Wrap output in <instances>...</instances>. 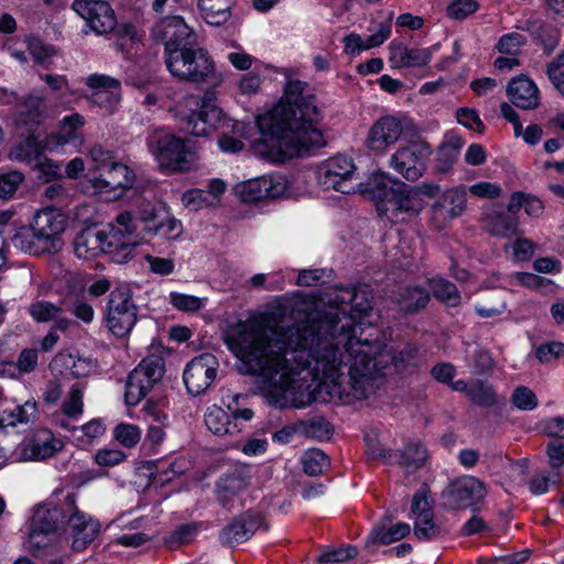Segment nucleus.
Instances as JSON below:
<instances>
[{
  "instance_id": "obj_21",
  "label": "nucleus",
  "mask_w": 564,
  "mask_h": 564,
  "mask_svg": "<svg viewBox=\"0 0 564 564\" xmlns=\"http://www.w3.org/2000/svg\"><path fill=\"white\" fill-rule=\"evenodd\" d=\"M73 9L97 35L107 34L117 26L115 11L105 0H75Z\"/></svg>"
},
{
  "instance_id": "obj_14",
  "label": "nucleus",
  "mask_w": 564,
  "mask_h": 564,
  "mask_svg": "<svg viewBox=\"0 0 564 564\" xmlns=\"http://www.w3.org/2000/svg\"><path fill=\"white\" fill-rule=\"evenodd\" d=\"M318 184L325 189H334L343 194L355 191L357 184L356 165L351 158L335 155L322 162L316 171Z\"/></svg>"
},
{
  "instance_id": "obj_36",
  "label": "nucleus",
  "mask_w": 564,
  "mask_h": 564,
  "mask_svg": "<svg viewBox=\"0 0 564 564\" xmlns=\"http://www.w3.org/2000/svg\"><path fill=\"white\" fill-rule=\"evenodd\" d=\"M62 426L70 433V438L79 448H88L95 444L105 433L106 424L101 419H93L82 426Z\"/></svg>"
},
{
  "instance_id": "obj_52",
  "label": "nucleus",
  "mask_w": 564,
  "mask_h": 564,
  "mask_svg": "<svg viewBox=\"0 0 564 564\" xmlns=\"http://www.w3.org/2000/svg\"><path fill=\"white\" fill-rule=\"evenodd\" d=\"M262 83L263 78L259 73L247 72L236 80V93L240 96H254L260 91Z\"/></svg>"
},
{
  "instance_id": "obj_23",
  "label": "nucleus",
  "mask_w": 564,
  "mask_h": 564,
  "mask_svg": "<svg viewBox=\"0 0 564 564\" xmlns=\"http://www.w3.org/2000/svg\"><path fill=\"white\" fill-rule=\"evenodd\" d=\"M86 84L93 89L89 100L93 105L112 112L120 101V83L106 75L93 74L86 79Z\"/></svg>"
},
{
  "instance_id": "obj_3",
  "label": "nucleus",
  "mask_w": 564,
  "mask_h": 564,
  "mask_svg": "<svg viewBox=\"0 0 564 564\" xmlns=\"http://www.w3.org/2000/svg\"><path fill=\"white\" fill-rule=\"evenodd\" d=\"M183 234V224L165 203L144 202L133 213L121 212L107 228L89 226L79 231L73 242L78 259L93 260L104 253L122 251L124 258L137 246L159 237L176 240Z\"/></svg>"
},
{
  "instance_id": "obj_50",
  "label": "nucleus",
  "mask_w": 564,
  "mask_h": 564,
  "mask_svg": "<svg viewBox=\"0 0 564 564\" xmlns=\"http://www.w3.org/2000/svg\"><path fill=\"white\" fill-rule=\"evenodd\" d=\"M486 226L494 236L509 237L517 234V223L505 214L488 216Z\"/></svg>"
},
{
  "instance_id": "obj_47",
  "label": "nucleus",
  "mask_w": 564,
  "mask_h": 564,
  "mask_svg": "<svg viewBox=\"0 0 564 564\" xmlns=\"http://www.w3.org/2000/svg\"><path fill=\"white\" fill-rule=\"evenodd\" d=\"M430 291L440 301L448 306H456L459 304L460 296L456 286L443 279H432L429 281Z\"/></svg>"
},
{
  "instance_id": "obj_18",
  "label": "nucleus",
  "mask_w": 564,
  "mask_h": 564,
  "mask_svg": "<svg viewBox=\"0 0 564 564\" xmlns=\"http://www.w3.org/2000/svg\"><path fill=\"white\" fill-rule=\"evenodd\" d=\"M65 511L68 514L63 531L68 532L73 538V549L82 551L95 540L100 525L98 521L77 508L76 498L73 494L66 495Z\"/></svg>"
},
{
  "instance_id": "obj_49",
  "label": "nucleus",
  "mask_w": 564,
  "mask_h": 564,
  "mask_svg": "<svg viewBox=\"0 0 564 564\" xmlns=\"http://www.w3.org/2000/svg\"><path fill=\"white\" fill-rule=\"evenodd\" d=\"M303 470L310 476L322 474L329 465L328 457L319 449L311 448L301 458Z\"/></svg>"
},
{
  "instance_id": "obj_53",
  "label": "nucleus",
  "mask_w": 564,
  "mask_h": 564,
  "mask_svg": "<svg viewBox=\"0 0 564 564\" xmlns=\"http://www.w3.org/2000/svg\"><path fill=\"white\" fill-rule=\"evenodd\" d=\"M184 207L192 210L204 208H214L204 189L191 188L182 194L181 197Z\"/></svg>"
},
{
  "instance_id": "obj_35",
  "label": "nucleus",
  "mask_w": 564,
  "mask_h": 564,
  "mask_svg": "<svg viewBox=\"0 0 564 564\" xmlns=\"http://www.w3.org/2000/svg\"><path fill=\"white\" fill-rule=\"evenodd\" d=\"M466 187H454L445 191L433 206L434 213L444 218L453 219L463 214L466 208Z\"/></svg>"
},
{
  "instance_id": "obj_38",
  "label": "nucleus",
  "mask_w": 564,
  "mask_h": 564,
  "mask_svg": "<svg viewBox=\"0 0 564 564\" xmlns=\"http://www.w3.org/2000/svg\"><path fill=\"white\" fill-rule=\"evenodd\" d=\"M45 151H48L47 138L40 141L39 135L31 132L22 143L11 149L9 156L13 161L31 164L37 161Z\"/></svg>"
},
{
  "instance_id": "obj_27",
  "label": "nucleus",
  "mask_w": 564,
  "mask_h": 564,
  "mask_svg": "<svg viewBox=\"0 0 564 564\" xmlns=\"http://www.w3.org/2000/svg\"><path fill=\"white\" fill-rule=\"evenodd\" d=\"M249 123L231 117V122L221 124L217 130V148L224 154H237L245 148Z\"/></svg>"
},
{
  "instance_id": "obj_24",
  "label": "nucleus",
  "mask_w": 564,
  "mask_h": 564,
  "mask_svg": "<svg viewBox=\"0 0 564 564\" xmlns=\"http://www.w3.org/2000/svg\"><path fill=\"white\" fill-rule=\"evenodd\" d=\"M389 63L392 68L423 67L427 65L437 50L434 47H408L403 43L392 41L389 44Z\"/></svg>"
},
{
  "instance_id": "obj_12",
  "label": "nucleus",
  "mask_w": 564,
  "mask_h": 564,
  "mask_svg": "<svg viewBox=\"0 0 564 564\" xmlns=\"http://www.w3.org/2000/svg\"><path fill=\"white\" fill-rule=\"evenodd\" d=\"M432 147L422 139H414L399 147L389 159V166L408 181L419 180L426 170Z\"/></svg>"
},
{
  "instance_id": "obj_55",
  "label": "nucleus",
  "mask_w": 564,
  "mask_h": 564,
  "mask_svg": "<svg viewBox=\"0 0 564 564\" xmlns=\"http://www.w3.org/2000/svg\"><path fill=\"white\" fill-rule=\"evenodd\" d=\"M429 293L420 288L408 289L402 294L401 306L403 310L412 312L426 305Z\"/></svg>"
},
{
  "instance_id": "obj_64",
  "label": "nucleus",
  "mask_w": 564,
  "mask_h": 564,
  "mask_svg": "<svg viewBox=\"0 0 564 564\" xmlns=\"http://www.w3.org/2000/svg\"><path fill=\"white\" fill-rule=\"evenodd\" d=\"M524 43L525 39L522 34L517 32L508 33L499 39L497 50L503 54L516 55Z\"/></svg>"
},
{
  "instance_id": "obj_25",
  "label": "nucleus",
  "mask_w": 564,
  "mask_h": 564,
  "mask_svg": "<svg viewBox=\"0 0 564 564\" xmlns=\"http://www.w3.org/2000/svg\"><path fill=\"white\" fill-rule=\"evenodd\" d=\"M506 94L512 105L522 110L536 109L541 104L540 89L527 75L513 77L507 85Z\"/></svg>"
},
{
  "instance_id": "obj_42",
  "label": "nucleus",
  "mask_w": 564,
  "mask_h": 564,
  "mask_svg": "<svg viewBox=\"0 0 564 564\" xmlns=\"http://www.w3.org/2000/svg\"><path fill=\"white\" fill-rule=\"evenodd\" d=\"M37 365V351L34 349H24L21 351L18 362L3 359V369L0 377L17 378L22 373L31 372Z\"/></svg>"
},
{
  "instance_id": "obj_59",
  "label": "nucleus",
  "mask_w": 564,
  "mask_h": 564,
  "mask_svg": "<svg viewBox=\"0 0 564 564\" xmlns=\"http://www.w3.org/2000/svg\"><path fill=\"white\" fill-rule=\"evenodd\" d=\"M365 442L368 453L372 458L387 459L391 458L392 454L383 446L380 441L379 433L375 429H370L365 433Z\"/></svg>"
},
{
  "instance_id": "obj_30",
  "label": "nucleus",
  "mask_w": 564,
  "mask_h": 564,
  "mask_svg": "<svg viewBox=\"0 0 564 564\" xmlns=\"http://www.w3.org/2000/svg\"><path fill=\"white\" fill-rule=\"evenodd\" d=\"M391 36V26L380 24L378 30L368 36H362L356 32H350L343 39L344 53L349 56H358L365 51H369L382 45Z\"/></svg>"
},
{
  "instance_id": "obj_37",
  "label": "nucleus",
  "mask_w": 564,
  "mask_h": 564,
  "mask_svg": "<svg viewBox=\"0 0 564 564\" xmlns=\"http://www.w3.org/2000/svg\"><path fill=\"white\" fill-rule=\"evenodd\" d=\"M37 403L33 399L26 400L23 404L13 408H6L0 411V426L15 427L20 424H29L35 421Z\"/></svg>"
},
{
  "instance_id": "obj_19",
  "label": "nucleus",
  "mask_w": 564,
  "mask_h": 564,
  "mask_svg": "<svg viewBox=\"0 0 564 564\" xmlns=\"http://www.w3.org/2000/svg\"><path fill=\"white\" fill-rule=\"evenodd\" d=\"M218 368L219 362L212 354H203L193 358L183 372L187 392L193 395L204 393L216 379Z\"/></svg>"
},
{
  "instance_id": "obj_54",
  "label": "nucleus",
  "mask_w": 564,
  "mask_h": 564,
  "mask_svg": "<svg viewBox=\"0 0 564 564\" xmlns=\"http://www.w3.org/2000/svg\"><path fill=\"white\" fill-rule=\"evenodd\" d=\"M83 392H84V387L80 383H75L70 388L69 394L63 405L64 413L67 416L73 417V416L80 415L83 413V409H84Z\"/></svg>"
},
{
  "instance_id": "obj_26",
  "label": "nucleus",
  "mask_w": 564,
  "mask_h": 564,
  "mask_svg": "<svg viewBox=\"0 0 564 564\" xmlns=\"http://www.w3.org/2000/svg\"><path fill=\"white\" fill-rule=\"evenodd\" d=\"M414 533L419 539H431L438 532L433 521L430 497L425 489L415 494L412 501Z\"/></svg>"
},
{
  "instance_id": "obj_45",
  "label": "nucleus",
  "mask_w": 564,
  "mask_h": 564,
  "mask_svg": "<svg viewBox=\"0 0 564 564\" xmlns=\"http://www.w3.org/2000/svg\"><path fill=\"white\" fill-rule=\"evenodd\" d=\"M169 302L177 311L184 313H196L205 308L208 299L181 292H171L169 294Z\"/></svg>"
},
{
  "instance_id": "obj_20",
  "label": "nucleus",
  "mask_w": 564,
  "mask_h": 564,
  "mask_svg": "<svg viewBox=\"0 0 564 564\" xmlns=\"http://www.w3.org/2000/svg\"><path fill=\"white\" fill-rule=\"evenodd\" d=\"M153 36L164 44V55L196 43L195 33L178 15L160 20L153 28Z\"/></svg>"
},
{
  "instance_id": "obj_48",
  "label": "nucleus",
  "mask_w": 564,
  "mask_h": 564,
  "mask_svg": "<svg viewBox=\"0 0 564 564\" xmlns=\"http://www.w3.org/2000/svg\"><path fill=\"white\" fill-rule=\"evenodd\" d=\"M205 424L210 432L217 435H224L230 432L229 416L217 405H212L207 409L205 413Z\"/></svg>"
},
{
  "instance_id": "obj_29",
  "label": "nucleus",
  "mask_w": 564,
  "mask_h": 564,
  "mask_svg": "<svg viewBox=\"0 0 564 564\" xmlns=\"http://www.w3.org/2000/svg\"><path fill=\"white\" fill-rule=\"evenodd\" d=\"M50 368L56 376L65 378L86 377L94 370V364L88 358L70 352H58L51 361Z\"/></svg>"
},
{
  "instance_id": "obj_63",
  "label": "nucleus",
  "mask_w": 564,
  "mask_h": 564,
  "mask_svg": "<svg viewBox=\"0 0 564 564\" xmlns=\"http://www.w3.org/2000/svg\"><path fill=\"white\" fill-rule=\"evenodd\" d=\"M28 50L34 62L37 64L47 63L56 54V51L53 46L45 45L37 39H30L28 41Z\"/></svg>"
},
{
  "instance_id": "obj_22",
  "label": "nucleus",
  "mask_w": 564,
  "mask_h": 564,
  "mask_svg": "<svg viewBox=\"0 0 564 564\" xmlns=\"http://www.w3.org/2000/svg\"><path fill=\"white\" fill-rule=\"evenodd\" d=\"M86 119L78 112L65 116L58 123L56 132L47 137L48 151H57L65 145L79 148L85 143L83 128Z\"/></svg>"
},
{
  "instance_id": "obj_57",
  "label": "nucleus",
  "mask_w": 564,
  "mask_h": 564,
  "mask_svg": "<svg viewBox=\"0 0 564 564\" xmlns=\"http://www.w3.org/2000/svg\"><path fill=\"white\" fill-rule=\"evenodd\" d=\"M167 427L169 426L148 424L147 434L144 436L142 446L149 452H158L159 447L166 438Z\"/></svg>"
},
{
  "instance_id": "obj_7",
  "label": "nucleus",
  "mask_w": 564,
  "mask_h": 564,
  "mask_svg": "<svg viewBox=\"0 0 564 564\" xmlns=\"http://www.w3.org/2000/svg\"><path fill=\"white\" fill-rule=\"evenodd\" d=\"M149 153L165 174L193 171L198 164V154L192 142L164 128L152 131L147 138Z\"/></svg>"
},
{
  "instance_id": "obj_61",
  "label": "nucleus",
  "mask_w": 564,
  "mask_h": 564,
  "mask_svg": "<svg viewBox=\"0 0 564 564\" xmlns=\"http://www.w3.org/2000/svg\"><path fill=\"white\" fill-rule=\"evenodd\" d=\"M560 482V473L554 471L552 476L547 473L542 471L536 474L529 484L530 491L533 495H543L549 491L551 485H557Z\"/></svg>"
},
{
  "instance_id": "obj_11",
  "label": "nucleus",
  "mask_w": 564,
  "mask_h": 564,
  "mask_svg": "<svg viewBox=\"0 0 564 564\" xmlns=\"http://www.w3.org/2000/svg\"><path fill=\"white\" fill-rule=\"evenodd\" d=\"M165 372L164 359L152 354L143 358L129 375L124 399L128 405H137L162 379Z\"/></svg>"
},
{
  "instance_id": "obj_32",
  "label": "nucleus",
  "mask_w": 564,
  "mask_h": 564,
  "mask_svg": "<svg viewBox=\"0 0 564 564\" xmlns=\"http://www.w3.org/2000/svg\"><path fill=\"white\" fill-rule=\"evenodd\" d=\"M28 312L39 323L54 322V328L59 330H66L73 324L64 316L62 307L44 300L33 302Z\"/></svg>"
},
{
  "instance_id": "obj_43",
  "label": "nucleus",
  "mask_w": 564,
  "mask_h": 564,
  "mask_svg": "<svg viewBox=\"0 0 564 564\" xmlns=\"http://www.w3.org/2000/svg\"><path fill=\"white\" fill-rule=\"evenodd\" d=\"M13 246L22 252L39 256L47 253L39 241L35 230H33L31 224L26 227H20L14 236L12 237Z\"/></svg>"
},
{
  "instance_id": "obj_41",
  "label": "nucleus",
  "mask_w": 564,
  "mask_h": 564,
  "mask_svg": "<svg viewBox=\"0 0 564 564\" xmlns=\"http://www.w3.org/2000/svg\"><path fill=\"white\" fill-rule=\"evenodd\" d=\"M195 48L194 45H188L164 55L166 68L173 77L185 80L186 75L192 74L189 63Z\"/></svg>"
},
{
  "instance_id": "obj_1",
  "label": "nucleus",
  "mask_w": 564,
  "mask_h": 564,
  "mask_svg": "<svg viewBox=\"0 0 564 564\" xmlns=\"http://www.w3.org/2000/svg\"><path fill=\"white\" fill-rule=\"evenodd\" d=\"M340 302L305 325L284 326L268 311L227 329L225 343L239 370L260 378L259 389L270 404L303 409L315 401L368 399L382 376L401 372L415 359L414 347L395 352L382 341L364 293L345 290Z\"/></svg>"
},
{
  "instance_id": "obj_60",
  "label": "nucleus",
  "mask_w": 564,
  "mask_h": 564,
  "mask_svg": "<svg viewBox=\"0 0 564 564\" xmlns=\"http://www.w3.org/2000/svg\"><path fill=\"white\" fill-rule=\"evenodd\" d=\"M143 413L148 419V424L170 426L169 415L164 409L154 400L149 399L143 405Z\"/></svg>"
},
{
  "instance_id": "obj_58",
  "label": "nucleus",
  "mask_w": 564,
  "mask_h": 564,
  "mask_svg": "<svg viewBox=\"0 0 564 564\" xmlns=\"http://www.w3.org/2000/svg\"><path fill=\"white\" fill-rule=\"evenodd\" d=\"M24 176L21 172L11 171L0 175V197L3 199L11 198L17 192Z\"/></svg>"
},
{
  "instance_id": "obj_5",
  "label": "nucleus",
  "mask_w": 564,
  "mask_h": 564,
  "mask_svg": "<svg viewBox=\"0 0 564 564\" xmlns=\"http://www.w3.org/2000/svg\"><path fill=\"white\" fill-rule=\"evenodd\" d=\"M185 131L197 138H205L216 132L221 124H229L231 116L217 104L215 93L203 96L187 94L169 108Z\"/></svg>"
},
{
  "instance_id": "obj_28",
  "label": "nucleus",
  "mask_w": 564,
  "mask_h": 564,
  "mask_svg": "<svg viewBox=\"0 0 564 564\" xmlns=\"http://www.w3.org/2000/svg\"><path fill=\"white\" fill-rule=\"evenodd\" d=\"M189 67L192 74L186 75L185 82L195 84H219L223 79L221 75L217 72L214 59L209 53L202 47L195 48V54L192 56Z\"/></svg>"
},
{
  "instance_id": "obj_51",
  "label": "nucleus",
  "mask_w": 564,
  "mask_h": 564,
  "mask_svg": "<svg viewBox=\"0 0 564 564\" xmlns=\"http://www.w3.org/2000/svg\"><path fill=\"white\" fill-rule=\"evenodd\" d=\"M503 249L506 253H510L514 262H525L532 258L535 246L531 240L518 237L513 242L507 243Z\"/></svg>"
},
{
  "instance_id": "obj_4",
  "label": "nucleus",
  "mask_w": 564,
  "mask_h": 564,
  "mask_svg": "<svg viewBox=\"0 0 564 564\" xmlns=\"http://www.w3.org/2000/svg\"><path fill=\"white\" fill-rule=\"evenodd\" d=\"M358 191L376 203L379 216L392 224H405L419 216L426 205V198L437 195L435 184L406 185L390 173L372 172L366 182L358 183Z\"/></svg>"
},
{
  "instance_id": "obj_56",
  "label": "nucleus",
  "mask_w": 564,
  "mask_h": 564,
  "mask_svg": "<svg viewBox=\"0 0 564 564\" xmlns=\"http://www.w3.org/2000/svg\"><path fill=\"white\" fill-rule=\"evenodd\" d=\"M149 271L156 275H169L175 271V259L173 257H158L145 254Z\"/></svg>"
},
{
  "instance_id": "obj_46",
  "label": "nucleus",
  "mask_w": 564,
  "mask_h": 564,
  "mask_svg": "<svg viewBox=\"0 0 564 564\" xmlns=\"http://www.w3.org/2000/svg\"><path fill=\"white\" fill-rule=\"evenodd\" d=\"M112 437L122 446L133 448L141 441L142 430L137 424L121 422L113 427Z\"/></svg>"
},
{
  "instance_id": "obj_40",
  "label": "nucleus",
  "mask_w": 564,
  "mask_h": 564,
  "mask_svg": "<svg viewBox=\"0 0 564 564\" xmlns=\"http://www.w3.org/2000/svg\"><path fill=\"white\" fill-rule=\"evenodd\" d=\"M44 99L41 96L30 95L23 102L17 106L18 124L33 126L41 124L45 119Z\"/></svg>"
},
{
  "instance_id": "obj_39",
  "label": "nucleus",
  "mask_w": 564,
  "mask_h": 564,
  "mask_svg": "<svg viewBox=\"0 0 564 564\" xmlns=\"http://www.w3.org/2000/svg\"><path fill=\"white\" fill-rule=\"evenodd\" d=\"M235 0H198V9L206 21L210 25H221L231 17V8Z\"/></svg>"
},
{
  "instance_id": "obj_31",
  "label": "nucleus",
  "mask_w": 564,
  "mask_h": 564,
  "mask_svg": "<svg viewBox=\"0 0 564 564\" xmlns=\"http://www.w3.org/2000/svg\"><path fill=\"white\" fill-rule=\"evenodd\" d=\"M411 531L408 523L399 522L392 524L390 521H381L369 534L366 547L373 551L378 545H386L405 538Z\"/></svg>"
},
{
  "instance_id": "obj_8",
  "label": "nucleus",
  "mask_w": 564,
  "mask_h": 564,
  "mask_svg": "<svg viewBox=\"0 0 564 564\" xmlns=\"http://www.w3.org/2000/svg\"><path fill=\"white\" fill-rule=\"evenodd\" d=\"M306 191L302 177L268 174L235 185V195L243 203H258L279 198H297Z\"/></svg>"
},
{
  "instance_id": "obj_33",
  "label": "nucleus",
  "mask_w": 564,
  "mask_h": 564,
  "mask_svg": "<svg viewBox=\"0 0 564 564\" xmlns=\"http://www.w3.org/2000/svg\"><path fill=\"white\" fill-rule=\"evenodd\" d=\"M260 518L253 514H245L235 519L228 527H226L220 539L225 543H241L247 541L260 527Z\"/></svg>"
},
{
  "instance_id": "obj_17",
  "label": "nucleus",
  "mask_w": 564,
  "mask_h": 564,
  "mask_svg": "<svg viewBox=\"0 0 564 564\" xmlns=\"http://www.w3.org/2000/svg\"><path fill=\"white\" fill-rule=\"evenodd\" d=\"M405 119L386 115L377 119L365 138V147L373 154L383 155L403 135Z\"/></svg>"
},
{
  "instance_id": "obj_34",
  "label": "nucleus",
  "mask_w": 564,
  "mask_h": 564,
  "mask_svg": "<svg viewBox=\"0 0 564 564\" xmlns=\"http://www.w3.org/2000/svg\"><path fill=\"white\" fill-rule=\"evenodd\" d=\"M249 486V477L243 470H236L220 478L217 484V498L227 507Z\"/></svg>"
},
{
  "instance_id": "obj_6",
  "label": "nucleus",
  "mask_w": 564,
  "mask_h": 564,
  "mask_svg": "<svg viewBox=\"0 0 564 564\" xmlns=\"http://www.w3.org/2000/svg\"><path fill=\"white\" fill-rule=\"evenodd\" d=\"M91 165L85 174L87 191L106 199L120 198L132 187L135 175L124 163L117 160L115 154L100 145L89 150Z\"/></svg>"
},
{
  "instance_id": "obj_2",
  "label": "nucleus",
  "mask_w": 564,
  "mask_h": 564,
  "mask_svg": "<svg viewBox=\"0 0 564 564\" xmlns=\"http://www.w3.org/2000/svg\"><path fill=\"white\" fill-rule=\"evenodd\" d=\"M322 119L306 84L290 78L280 100L256 117L259 138L251 142V149L262 160L284 163L312 147L324 145Z\"/></svg>"
},
{
  "instance_id": "obj_9",
  "label": "nucleus",
  "mask_w": 564,
  "mask_h": 564,
  "mask_svg": "<svg viewBox=\"0 0 564 564\" xmlns=\"http://www.w3.org/2000/svg\"><path fill=\"white\" fill-rule=\"evenodd\" d=\"M66 497L59 503L48 500L34 509L29 530L26 547L40 550L51 542V535L64 530L67 514Z\"/></svg>"
},
{
  "instance_id": "obj_44",
  "label": "nucleus",
  "mask_w": 564,
  "mask_h": 564,
  "mask_svg": "<svg viewBox=\"0 0 564 564\" xmlns=\"http://www.w3.org/2000/svg\"><path fill=\"white\" fill-rule=\"evenodd\" d=\"M400 465L405 471L411 473L421 468L427 458V452L421 444H409L398 455Z\"/></svg>"
},
{
  "instance_id": "obj_10",
  "label": "nucleus",
  "mask_w": 564,
  "mask_h": 564,
  "mask_svg": "<svg viewBox=\"0 0 564 564\" xmlns=\"http://www.w3.org/2000/svg\"><path fill=\"white\" fill-rule=\"evenodd\" d=\"M64 442L48 429H37L26 434L10 453V463L44 462L54 457Z\"/></svg>"
},
{
  "instance_id": "obj_13",
  "label": "nucleus",
  "mask_w": 564,
  "mask_h": 564,
  "mask_svg": "<svg viewBox=\"0 0 564 564\" xmlns=\"http://www.w3.org/2000/svg\"><path fill=\"white\" fill-rule=\"evenodd\" d=\"M138 311L128 285H119L110 292L106 325L117 337L128 335L137 323Z\"/></svg>"
},
{
  "instance_id": "obj_16",
  "label": "nucleus",
  "mask_w": 564,
  "mask_h": 564,
  "mask_svg": "<svg viewBox=\"0 0 564 564\" xmlns=\"http://www.w3.org/2000/svg\"><path fill=\"white\" fill-rule=\"evenodd\" d=\"M486 496L485 484L473 476L452 481L443 492L444 505L453 510H475Z\"/></svg>"
},
{
  "instance_id": "obj_15",
  "label": "nucleus",
  "mask_w": 564,
  "mask_h": 564,
  "mask_svg": "<svg viewBox=\"0 0 564 564\" xmlns=\"http://www.w3.org/2000/svg\"><path fill=\"white\" fill-rule=\"evenodd\" d=\"M67 224V216L61 209L52 207L36 212L31 220V226L47 253L62 250Z\"/></svg>"
},
{
  "instance_id": "obj_62",
  "label": "nucleus",
  "mask_w": 564,
  "mask_h": 564,
  "mask_svg": "<svg viewBox=\"0 0 564 564\" xmlns=\"http://www.w3.org/2000/svg\"><path fill=\"white\" fill-rule=\"evenodd\" d=\"M511 400L513 405L522 411H531L538 405V399L534 392L527 387L516 388Z\"/></svg>"
}]
</instances>
